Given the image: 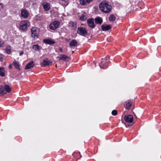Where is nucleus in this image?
Wrapping results in <instances>:
<instances>
[{
  "label": "nucleus",
  "instance_id": "obj_1",
  "mask_svg": "<svg viewBox=\"0 0 161 161\" xmlns=\"http://www.w3.org/2000/svg\"><path fill=\"white\" fill-rule=\"evenodd\" d=\"M111 6L108 2L106 1H103L99 4L100 10L103 12L107 13H109L111 9Z\"/></svg>",
  "mask_w": 161,
  "mask_h": 161
},
{
  "label": "nucleus",
  "instance_id": "obj_2",
  "mask_svg": "<svg viewBox=\"0 0 161 161\" xmlns=\"http://www.w3.org/2000/svg\"><path fill=\"white\" fill-rule=\"evenodd\" d=\"M30 25V22L27 20H22L19 23V29L25 31L27 30Z\"/></svg>",
  "mask_w": 161,
  "mask_h": 161
},
{
  "label": "nucleus",
  "instance_id": "obj_3",
  "mask_svg": "<svg viewBox=\"0 0 161 161\" xmlns=\"http://www.w3.org/2000/svg\"><path fill=\"white\" fill-rule=\"evenodd\" d=\"M11 91V88L7 85H6L4 86H0V94L3 95L6 93V92H10Z\"/></svg>",
  "mask_w": 161,
  "mask_h": 161
},
{
  "label": "nucleus",
  "instance_id": "obj_4",
  "mask_svg": "<svg viewBox=\"0 0 161 161\" xmlns=\"http://www.w3.org/2000/svg\"><path fill=\"white\" fill-rule=\"evenodd\" d=\"M109 56H107L105 59H102V61L99 65L101 68L104 69L107 67L109 61Z\"/></svg>",
  "mask_w": 161,
  "mask_h": 161
},
{
  "label": "nucleus",
  "instance_id": "obj_5",
  "mask_svg": "<svg viewBox=\"0 0 161 161\" xmlns=\"http://www.w3.org/2000/svg\"><path fill=\"white\" fill-rule=\"evenodd\" d=\"M31 36L33 38H37L39 34L38 29L36 27H33L31 29Z\"/></svg>",
  "mask_w": 161,
  "mask_h": 161
},
{
  "label": "nucleus",
  "instance_id": "obj_6",
  "mask_svg": "<svg viewBox=\"0 0 161 161\" xmlns=\"http://www.w3.org/2000/svg\"><path fill=\"white\" fill-rule=\"evenodd\" d=\"M60 24L58 21H55L50 24L49 28L52 30H55L58 28Z\"/></svg>",
  "mask_w": 161,
  "mask_h": 161
},
{
  "label": "nucleus",
  "instance_id": "obj_7",
  "mask_svg": "<svg viewBox=\"0 0 161 161\" xmlns=\"http://www.w3.org/2000/svg\"><path fill=\"white\" fill-rule=\"evenodd\" d=\"M20 16L23 19H27L29 16V14L26 10L23 9L20 10Z\"/></svg>",
  "mask_w": 161,
  "mask_h": 161
},
{
  "label": "nucleus",
  "instance_id": "obj_8",
  "mask_svg": "<svg viewBox=\"0 0 161 161\" xmlns=\"http://www.w3.org/2000/svg\"><path fill=\"white\" fill-rule=\"evenodd\" d=\"M77 32L80 35L84 36L87 34V31L85 28L80 27L78 28Z\"/></svg>",
  "mask_w": 161,
  "mask_h": 161
},
{
  "label": "nucleus",
  "instance_id": "obj_9",
  "mask_svg": "<svg viewBox=\"0 0 161 161\" xmlns=\"http://www.w3.org/2000/svg\"><path fill=\"white\" fill-rule=\"evenodd\" d=\"M41 3L45 11H48L51 8L49 3L44 1H42Z\"/></svg>",
  "mask_w": 161,
  "mask_h": 161
},
{
  "label": "nucleus",
  "instance_id": "obj_10",
  "mask_svg": "<svg viewBox=\"0 0 161 161\" xmlns=\"http://www.w3.org/2000/svg\"><path fill=\"white\" fill-rule=\"evenodd\" d=\"M124 119L128 123H132L133 121V117L131 115H125L124 117Z\"/></svg>",
  "mask_w": 161,
  "mask_h": 161
},
{
  "label": "nucleus",
  "instance_id": "obj_11",
  "mask_svg": "<svg viewBox=\"0 0 161 161\" xmlns=\"http://www.w3.org/2000/svg\"><path fill=\"white\" fill-rule=\"evenodd\" d=\"M87 23L88 26L92 28H94L95 26L93 19H89L87 20Z\"/></svg>",
  "mask_w": 161,
  "mask_h": 161
},
{
  "label": "nucleus",
  "instance_id": "obj_12",
  "mask_svg": "<svg viewBox=\"0 0 161 161\" xmlns=\"http://www.w3.org/2000/svg\"><path fill=\"white\" fill-rule=\"evenodd\" d=\"M52 62L49 61L47 59H44L42 63H41L42 66H46L51 65L52 64Z\"/></svg>",
  "mask_w": 161,
  "mask_h": 161
},
{
  "label": "nucleus",
  "instance_id": "obj_13",
  "mask_svg": "<svg viewBox=\"0 0 161 161\" xmlns=\"http://www.w3.org/2000/svg\"><path fill=\"white\" fill-rule=\"evenodd\" d=\"M111 26L110 25H101L102 29L103 31H107L111 28Z\"/></svg>",
  "mask_w": 161,
  "mask_h": 161
},
{
  "label": "nucleus",
  "instance_id": "obj_14",
  "mask_svg": "<svg viewBox=\"0 0 161 161\" xmlns=\"http://www.w3.org/2000/svg\"><path fill=\"white\" fill-rule=\"evenodd\" d=\"M43 42L44 43L48 44H53L55 42L52 39H45L43 40Z\"/></svg>",
  "mask_w": 161,
  "mask_h": 161
},
{
  "label": "nucleus",
  "instance_id": "obj_15",
  "mask_svg": "<svg viewBox=\"0 0 161 161\" xmlns=\"http://www.w3.org/2000/svg\"><path fill=\"white\" fill-rule=\"evenodd\" d=\"M34 65V62L33 61H31L29 63L25 66V69H30L33 67Z\"/></svg>",
  "mask_w": 161,
  "mask_h": 161
},
{
  "label": "nucleus",
  "instance_id": "obj_16",
  "mask_svg": "<svg viewBox=\"0 0 161 161\" xmlns=\"http://www.w3.org/2000/svg\"><path fill=\"white\" fill-rule=\"evenodd\" d=\"M92 0H80V2L81 4L85 5L89 3L90 2L92 1Z\"/></svg>",
  "mask_w": 161,
  "mask_h": 161
},
{
  "label": "nucleus",
  "instance_id": "obj_17",
  "mask_svg": "<svg viewBox=\"0 0 161 161\" xmlns=\"http://www.w3.org/2000/svg\"><path fill=\"white\" fill-rule=\"evenodd\" d=\"M69 26L72 28L73 29H75L77 28V23L76 22H74L70 21L69 24Z\"/></svg>",
  "mask_w": 161,
  "mask_h": 161
},
{
  "label": "nucleus",
  "instance_id": "obj_18",
  "mask_svg": "<svg viewBox=\"0 0 161 161\" xmlns=\"http://www.w3.org/2000/svg\"><path fill=\"white\" fill-rule=\"evenodd\" d=\"M58 58L60 60L65 61L67 60V59L69 58V57L65 55L60 54L58 57Z\"/></svg>",
  "mask_w": 161,
  "mask_h": 161
},
{
  "label": "nucleus",
  "instance_id": "obj_19",
  "mask_svg": "<svg viewBox=\"0 0 161 161\" xmlns=\"http://www.w3.org/2000/svg\"><path fill=\"white\" fill-rule=\"evenodd\" d=\"M32 48L36 51H39L41 49L42 47L38 44H35L33 46Z\"/></svg>",
  "mask_w": 161,
  "mask_h": 161
},
{
  "label": "nucleus",
  "instance_id": "obj_20",
  "mask_svg": "<svg viewBox=\"0 0 161 161\" xmlns=\"http://www.w3.org/2000/svg\"><path fill=\"white\" fill-rule=\"evenodd\" d=\"M77 44V41L75 40H72V41L69 43V46L71 47H75L76 46Z\"/></svg>",
  "mask_w": 161,
  "mask_h": 161
},
{
  "label": "nucleus",
  "instance_id": "obj_21",
  "mask_svg": "<svg viewBox=\"0 0 161 161\" xmlns=\"http://www.w3.org/2000/svg\"><path fill=\"white\" fill-rule=\"evenodd\" d=\"M95 22L97 24H101L103 22L102 19L99 17L96 18L95 19Z\"/></svg>",
  "mask_w": 161,
  "mask_h": 161
},
{
  "label": "nucleus",
  "instance_id": "obj_22",
  "mask_svg": "<svg viewBox=\"0 0 161 161\" xmlns=\"http://www.w3.org/2000/svg\"><path fill=\"white\" fill-rule=\"evenodd\" d=\"M13 64L16 69L18 70L20 69V64L18 62L16 61L14 62Z\"/></svg>",
  "mask_w": 161,
  "mask_h": 161
},
{
  "label": "nucleus",
  "instance_id": "obj_23",
  "mask_svg": "<svg viewBox=\"0 0 161 161\" xmlns=\"http://www.w3.org/2000/svg\"><path fill=\"white\" fill-rule=\"evenodd\" d=\"M68 0H61V3L64 6H66L68 4Z\"/></svg>",
  "mask_w": 161,
  "mask_h": 161
},
{
  "label": "nucleus",
  "instance_id": "obj_24",
  "mask_svg": "<svg viewBox=\"0 0 161 161\" xmlns=\"http://www.w3.org/2000/svg\"><path fill=\"white\" fill-rule=\"evenodd\" d=\"M132 102H128L126 105V108L127 109H129L132 104Z\"/></svg>",
  "mask_w": 161,
  "mask_h": 161
},
{
  "label": "nucleus",
  "instance_id": "obj_25",
  "mask_svg": "<svg viewBox=\"0 0 161 161\" xmlns=\"http://www.w3.org/2000/svg\"><path fill=\"white\" fill-rule=\"evenodd\" d=\"M4 72V70L3 68H0V75L1 76H5Z\"/></svg>",
  "mask_w": 161,
  "mask_h": 161
},
{
  "label": "nucleus",
  "instance_id": "obj_26",
  "mask_svg": "<svg viewBox=\"0 0 161 161\" xmlns=\"http://www.w3.org/2000/svg\"><path fill=\"white\" fill-rule=\"evenodd\" d=\"M116 18L113 15H111L109 17V20L111 21H114L115 19Z\"/></svg>",
  "mask_w": 161,
  "mask_h": 161
},
{
  "label": "nucleus",
  "instance_id": "obj_27",
  "mask_svg": "<svg viewBox=\"0 0 161 161\" xmlns=\"http://www.w3.org/2000/svg\"><path fill=\"white\" fill-rule=\"evenodd\" d=\"M11 48L10 46L7 47L6 49V52L7 54H9L11 53Z\"/></svg>",
  "mask_w": 161,
  "mask_h": 161
},
{
  "label": "nucleus",
  "instance_id": "obj_28",
  "mask_svg": "<svg viewBox=\"0 0 161 161\" xmlns=\"http://www.w3.org/2000/svg\"><path fill=\"white\" fill-rule=\"evenodd\" d=\"M81 20H84L86 19V17L85 15H82L80 17Z\"/></svg>",
  "mask_w": 161,
  "mask_h": 161
},
{
  "label": "nucleus",
  "instance_id": "obj_29",
  "mask_svg": "<svg viewBox=\"0 0 161 161\" xmlns=\"http://www.w3.org/2000/svg\"><path fill=\"white\" fill-rule=\"evenodd\" d=\"M117 114V110H113L112 112V114L114 116L116 115Z\"/></svg>",
  "mask_w": 161,
  "mask_h": 161
},
{
  "label": "nucleus",
  "instance_id": "obj_30",
  "mask_svg": "<svg viewBox=\"0 0 161 161\" xmlns=\"http://www.w3.org/2000/svg\"><path fill=\"white\" fill-rule=\"evenodd\" d=\"M4 46V42L3 41H0V47H3Z\"/></svg>",
  "mask_w": 161,
  "mask_h": 161
},
{
  "label": "nucleus",
  "instance_id": "obj_31",
  "mask_svg": "<svg viewBox=\"0 0 161 161\" xmlns=\"http://www.w3.org/2000/svg\"><path fill=\"white\" fill-rule=\"evenodd\" d=\"M3 55L0 54V61H2L3 60Z\"/></svg>",
  "mask_w": 161,
  "mask_h": 161
},
{
  "label": "nucleus",
  "instance_id": "obj_32",
  "mask_svg": "<svg viewBox=\"0 0 161 161\" xmlns=\"http://www.w3.org/2000/svg\"><path fill=\"white\" fill-rule=\"evenodd\" d=\"M23 54V52H20V53H19V55H20V56H21V55H22Z\"/></svg>",
  "mask_w": 161,
  "mask_h": 161
},
{
  "label": "nucleus",
  "instance_id": "obj_33",
  "mask_svg": "<svg viewBox=\"0 0 161 161\" xmlns=\"http://www.w3.org/2000/svg\"><path fill=\"white\" fill-rule=\"evenodd\" d=\"M9 68L10 69H11L12 68V64H10L9 66Z\"/></svg>",
  "mask_w": 161,
  "mask_h": 161
},
{
  "label": "nucleus",
  "instance_id": "obj_34",
  "mask_svg": "<svg viewBox=\"0 0 161 161\" xmlns=\"http://www.w3.org/2000/svg\"><path fill=\"white\" fill-rule=\"evenodd\" d=\"M59 50L60 51H62V49L61 48H59Z\"/></svg>",
  "mask_w": 161,
  "mask_h": 161
},
{
  "label": "nucleus",
  "instance_id": "obj_35",
  "mask_svg": "<svg viewBox=\"0 0 161 161\" xmlns=\"http://www.w3.org/2000/svg\"><path fill=\"white\" fill-rule=\"evenodd\" d=\"M77 154L78 155H80V153H77Z\"/></svg>",
  "mask_w": 161,
  "mask_h": 161
},
{
  "label": "nucleus",
  "instance_id": "obj_36",
  "mask_svg": "<svg viewBox=\"0 0 161 161\" xmlns=\"http://www.w3.org/2000/svg\"><path fill=\"white\" fill-rule=\"evenodd\" d=\"M73 154H74V155H75V153H74Z\"/></svg>",
  "mask_w": 161,
  "mask_h": 161
}]
</instances>
